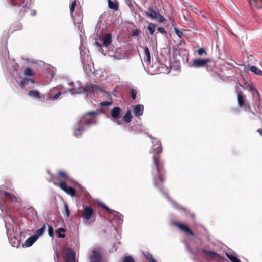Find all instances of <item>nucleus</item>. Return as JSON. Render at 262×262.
I'll list each match as a JSON object with an SVG mask.
<instances>
[{
	"mask_svg": "<svg viewBox=\"0 0 262 262\" xmlns=\"http://www.w3.org/2000/svg\"><path fill=\"white\" fill-rule=\"evenodd\" d=\"M256 132L260 136H262V128L257 129Z\"/></svg>",
	"mask_w": 262,
	"mask_h": 262,
	"instance_id": "nucleus-45",
	"label": "nucleus"
},
{
	"mask_svg": "<svg viewBox=\"0 0 262 262\" xmlns=\"http://www.w3.org/2000/svg\"><path fill=\"white\" fill-rule=\"evenodd\" d=\"M121 112V109L119 107H115L111 111V116L115 119L118 124H120V122L118 121L119 118V115Z\"/></svg>",
	"mask_w": 262,
	"mask_h": 262,
	"instance_id": "nucleus-15",
	"label": "nucleus"
},
{
	"mask_svg": "<svg viewBox=\"0 0 262 262\" xmlns=\"http://www.w3.org/2000/svg\"><path fill=\"white\" fill-rule=\"evenodd\" d=\"M158 18H159V23H163L165 20V18L160 14L158 13Z\"/></svg>",
	"mask_w": 262,
	"mask_h": 262,
	"instance_id": "nucleus-37",
	"label": "nucleus"
},
{
	"mask_svg": "<svg viewBox=\"0 0 262 262\" xmlns=\"http://www.w3.org/2000/svg\"><path fill=\"white\" fill-rule=\"evenodd\" d=\"M132 115L131 114V111L130 110H128L124 116L123 117V120L126 123H129L132 119Z\"/></svg>",
	"mask_w": 262,
	"mask_h": 262,
	"instance_id": "nucleus-22",
	"label": "nucleus"
},
{
	"mask_svg": "<svg viewBox=\"0 0 262 262\" xmlns=\"http://www.w3.org/2000/svg\"><path fill=\"white\" fill-rule=\"evenodd\" d=\"M103 252L100 248H95L90 256V262H103Z\"/></svg>",
	"mask_w": 262,
	"mask_h": 262,
	"instance_id": "nucleus-6",
	"label": "nucleus"
},
{
	"mask_svg": "<svg viewBox=\"0 0 262 262\" xmlns=\"http://www.w3.org/2000/svg\"><path fill=\"white\" fill-rule=\"evenodd\" d=\"M199 13L201 14L200 16H202L203 17L206 18L204 15L203 14L201 11H199Z\"/></svg>",
	"mask_w": 262,
	"mask_h": 262,
	"instance_id": "nucleus-49",
	"label": "nucleus"
},
{
	"mask_svg": "<svg viewBox=\"0 0 262 262\" xmlns=\"http://www.w3.org/2000/svg\"><path fill=\"white\" fill-rule=\"evenodd\" d=\"M102 207L105 209V210H106L107 211H108L111 214H113L114 213H115L116 211L113 209H111L110 208H109L108 207H107L104 204H102L101 205Z\"/></svg>",
	"mask_w": 262,
	"mask_h": 262,
	"instance_id": "nucleus-34",
	"label": "nucleus"
},
{
	"mask_svg": "<svg viewBox=\"0 0 262 262\" xmlns=\"http://www.w3.org/2000/svg\"><path fill=\"white\" fill-rule=\"evenodd\" d=\"M65 229L63 228H59L56 232L58 233H59V232H65Z\"/></svg>",
	"mask_w": 262,
	"mask_h": 262,
	"instance_id": "nucleus-46",
	"label": "nucleus"
},
{
	"mask_svg": "<svg viewBox=\"0 0 262 262\" xmlns=\"http://www.w3.org/2000/svg\"><path fill=\"white\" fill-rule=\"evenodd\" d=\"M144 106L142 104H137L134 108V114L136 116H140L143 113Z\"/></svg>",
	"mask_w": 262,
	"mask_h": 262,
	"instance_id": "nucleus-19",
	"label": "nucleus"
},
{
	"mask_svg": "<svg viewBox=\"0 0 262 262\" xmlns=\"http://www.w3.org/2000/svg\"><path fill=\"white\" fill-rule=\"evenodd\" d=\"M145 257L148 259V262L151 260V259H154L153 258L152 255L149 252H146L144 254Z\"/></svg>",
	"mask_w": 262,
	"mask_h": 262,
	"instance_id": "nucleus-35",
	"label": "nucleus"
},
{
	"mask_svg": "<svg viewBox=\"0 0 262 262\" xmlns=\"http://www.w3.org/2000/svg\"><path fill=\"white\" fill-rule=\"evenodd\" d=\"M58 178V183H60L61 181H67L69 179V176L68 173L63 171L59 170L57 172V177L55 176Z\"/></svg>",
	"mask_w": 262,
	"mask_h": 262,
	"instance_id": "nucleus-13",
	"label": "nucleus"
},
{
	"mask_svg": "<svg viewBox=\"0 0 262 262\" xmlns=\"http://www.w3.org/2000/svg\"><path fill=\"white\" fill-rule=\"evenodd\" d=\"M20 2H21V3H24V2H25V0H20Z\"/></svg>",
	"mask_w": 262,
	"mask_h": 262,
	"instance_id": "nucleus-51",
	"label": "nucleus"
},
{
	"mask_svg": "<svg viewBox=\"0 0 262 262\" xmlns=\"http://www.w3.org/2000/svg\"><path fill=\"white\" fill-rule=\"evenodd\" d=\"M76 5V1L74 0V1L72 2V3L70 6V13H71V15L73 14V12L74 11Z\"/></svg>",
	"mask_w": 262,
	"mask_h": 262,
	"instance_id": "nucleus-31",
	"label": "nucleus"
},
{
	"mask_svg": "<svg viewBox=\"0 0 262 262\" xmlns=\"http://www.w3.org/2000/svg\"><path fill=\"white\" fill-rule=\"evenodd\" d=\"M96 112H90L85 114L79 120L84 125H89L95 123V116L97 115Z\"/></svg>",
	"mask_w": 262,
	"mask_h": 262,
	"instance_id": "nucleus-5",
	"label": "nucleus"
},
{
	"mask_svg": "<svg viewBox=\"0 0 262 262\" xmlns=\"http://www.w3.org/2000/svg\"><path fill=\"white\" fill-rule=\"evenodd\" d=\"M24 74L25 75L29 76H34L35 75V73L31 68H27L24 70Z\"/></svg>",
	"mask_w": 262,
	"mask_h": 262,
	"instance_id": "nucleus-24",
	"label": "nucleus"
},
{
	"mask_svg": "<svg viewBox=\"0 0 262 262\" xmlns=\"http://www.w3.org/2000/svg\"><path fill=\"white\" fill-rule=\"evenodd\" d=\"M198 54L200 56L206 55L207 53L204 48H199L198 50Z\"/></svg>",
	"mask_w": 262,
	"mask_h": 262,
	"instance_id": "nucleus-33",
	"label": "nucleus"
},
{
	"mask_svg": "<svg viewBox=\"0 0 262 262\" xmlns=\"http://www.w3.org/2000/svg\"><path fill=\"white\" fill-rule=\"evenodd\" d=\"M96 43H97V45L99 47H101V46L100 45V44H99V43H97V42Z\"/></svg>",
	"mask_w": 262,
	"mask_h": 262,
	"instance_id": "nucleus-52",
	"label": "nucleus"
},
{
	"mask_svg": "<svg viewBox=\"0 0 262 262\" xmlns=\"http://www.w3.org/2000/svg\"><path fill=\"white\" fill-rule=\"evenodd\" d=\"M253 1L256 2V1H257V0H253Z\"/></svg>",
	"mask_w": 262,
	"mask_h": 262,
	"instance_id": "nucleus-54",
	"label": "nucleus"
},
{
	"mask_svg": "<svg viewBox=\"0 0 262 262\" xmlns=\"http://www.w3.org/2000/svg\"><path fill=\"white\" fill-rule=\"evenodd\" d=\"M122 262H135L131 256H125L122 259Z\"/></svg>",
	"mask_w": 262,
	"mask_h": 262,
	"instance_id": "nucleus-30",
	"label": "nucleus"
},
{
	"mask_svg": "<svg viewBox=\"0 0 262 262\" xmlns=\"http://www.w3.org/2000/svg\"><path fill=\"white\" fill-rule=\"evenodd\" d=\"M158 31L162 34H166V32L164 28L159 27L157 29Z\"/></svg>",
	"mask_w": 262,
	"mask_h": 262,
	"instance_id": "nucleus-41",
	"label": "nucleus"
},
{
	"mask_svg": "<svg viewBox=\"0 0 262 262\" xmlns=\"http://www.w3.org/2000/svg\"><path fill=\"white\" fill-rule=\"evenodd\" d=\"M49 234L51 236L53 235V229L52 227H49Z\"/></svg>",
	"mask_w": 262,
	"mask_h": 262,
	"instance_id": "nucleus-43",
	"label": "nucleus"
},
{
	"mask_svg": "<svg viewBox=\"0 0 262 262\" xmlns=\"http://www.w3.org/2000/svg\"><path fill=\"white\" fill-rule=\"evenodd\" d=\"M108 7L111 9H113L114 11H117L118 10V3L117 2H113L111 0H108Z\"/></svg>",
	"mask_w": 262,
	"mask_h": 262,
	"instance_id": "nucleus-23",
	"label": "nucleus"
},
{
	"mask_svg": "<svg viewBox=\"0 0 262 262\" xmlns=\"http://www.w3.org/2000/svg\"><path fill=\"white\" fill-rule=\"evenodd\" d=\"M148 11L145 12L146 16L151 18L153 19L158 18V13L156 11L151 7L147 8Z\"/></svg>",
	"mask_w": 262,
	"mask_h": 262,
	"instance_id": "nucleus-17",
	"label": "nucleus"
},
{
	"mask_svg": "<svg viewBox=\"0 0 262 262\" xmlns=\"http://www.w3.org/2000/svg\"><path fill=\"white\" fill-rule=\"evenodd\" d=\"M103 45L105 47H108L112 42V35L110 33L105 34L101 39Z\"/></svg>",
	"mask_w": 262,
	"mask_h": 262,
	"instance_id": "nucleus-14",
	"label": "nucleus"
},
{
	"mask_svg": "<svg viewBox=\"0 0 262 262\" xmlns=\"http://www.w3.org/2000/svg\"><path fill=\"white\" fill-rule=\"evenodd\" d=\"M175 225L183 232L186 234L190 235L192 236H194V233L186 225L177 222Z\"/></svg>",
	"mask_w": 262,
	"mask_h": 262,
	"instance_id": "nucleus-12",
	"label": "nucleus"
},
{
	"mask_svg": "<svg viewBox=\"0 0 262 262\" xmlns=\"http://www.w3.org/2000/svg\"><path fill=\"white\" fill-rule=\"evenodd\" d=\"M140 32V30L136 29L133 31L132 34L133 36H137L139 34Z\"/></svg>",
	"mask_w": 262,
	"mask_h": 262,
	"instance_id": "nucleus-40",
	"label": "nucleus"
},
{
	"mask_svg": "<svg viewBox=\"0 0 262 262\" xmlns=\"http://www.w3.org/2000/svg\"><path fill=\"white\" fill-rule=\"evenodd\" d=\"M77 84L78 85H80V83H78V82H77Z\"/></svg>",
	"mask_w": 262,
	"mask_h": 262,
	"instance_id": "nucleus-53",
	"label": "nucleus"
},
{
	"mask_svg": "<svg viewBox=\"0 0 262 262\" xmlns=\"http://www.w3.org/2000/svg\"><path fill=\"white\" fill-rule=\"evenodd\" d=\"M37 238L38 236L36 235L30 236L25 241V245L27 247L31 246Z\"/></svg>",
	"mask_w": 262,
	"mask_h": 262,
	"instance_id": "nucleus-20",
	"label": "nucleus"
},
{
	"mask_svg": "<svg viewBox=\"0 0 262 262\" xmlns=\"http://www.w3.org/2000/svg\"><path fill=\"white\" fill-rule=\"evenodd\" d=\"M62 257L66 262H75V253L73 249L68 248L64 250Z\"/></svg>",
	"mask_w": 262,
	"mask_h": 262,
	"instance_id": "nucleus-7",
	"label": "nucleus"
},
{
	"mask_svg": "<svg viewBox=\"0 0 262 262\" xmlns=\"http://www.w3.org/2000/svg\"><path fill=\"white\" fill-rule=\"evenodd\" d=\"M143 49L144 54L145 55V57H144V60L147 64H149L151 61V57L149 49L147 47H143Z\"/></svg>",
	"mask_w": 262,
	"mask_h": 262,
	"instance_id": "nucleus-18",
	"label": "nucleus"
},
{
	"mask_svg": "<svg viewBox=\"0 0 262 262\" xmlns=\"http://www.w3.org/2000/svg\"><path fill=\"white\" fill-rule=\"evenodd\" d=\"M4 197L6 199L10 201L11 202H19L20 200L19 198L8 192H4Z\"/></svg>",
	"mask_w": 262,
	"mask_h": 262,
	"instance_id": "nucleus-16",
	"label": "nucleus"
},
{
	"mask_svg": "<svg viewBox=\"0 0 262 262\" xmlns=\"http://www.w3.org/2000/svg\"><path fill=\"white\" fill-rule=\"evenodd\" d=\"M76 83H72L70 84L72 85L73 88L69 89V91L72 94H80L82 92H86V93H91L94 92V87L92 85H87L85 88L82 86H79L77 88L75 85Z\"/></svg>",
	"mask_w": 262,
	"mask_h": 262,
	"instance_id": "nucleus-4",
	"label": "nucleus"
},
{
	"mask_svg": "<svg viewBox=\"0 0 262 262\" xmlns=\"http://www.w3.org/2000/svg\"><path fill=\"white\" fill-rule=\"evenodd\" d=\"M45 226L44 225L43 227H42L41 228H40L36 230V235L38 236L39 235H42L45 231Z\"/></svg>",
	"mask_w": 262,
	"mask_h": 262,
	"instance_id": "nucleus-32",
	"label": "nucleus"
},
{
	"mask_svg": "<svg viewBox=\"0 0 262 262\" xmlns=\"http://www.w3.org/2000/svg\"><path fill=\"white\" fill-rule=\"evenodd\" d=\"M248 90L252 93V97L255 101V104L256 105L259 104L260 97L257 90L251 84H248Z\"/></svg>",
	"mask_w": 262,
	"mask_h": 262,
	"instance_id": "nucleus-11",
	"label": "nucleus"
},
{
	"mask_svg": "<svg viewBox=\"0 0 262 262\" xmlns=\"http://www.w3.org/2000/svg\"><path fill=\"white\" fill-rule=\"evenodd\" d=\"M61 92H58L57 94H56L53 97V100H56L57 99L59 96L61 95Z\"/></svg>",
	"mask_w": 262,
	"mask_h": 262,
	"instance_id": "nucleus-44",
	"label": "nucleus"
},
{
	"mask_svg": "<svg viewBox=\"0 0 262 262\" xmlns=\"http://www.w3.org/2000/svg\"><path fill=\"white\" fill-rule=\"evenodd\" d=\"M152 145L150 153L153 154L152 163L156 171L154 173V184L159 190L164 191L163 184L164 182L165 170L164 167V162L161 158V154L163 149L160 141L155 139L152 141Z\"/></svg>",
	"mask_w": 262,
	"mask_h": 262,
	"instance_id": "nucleus-1",
	"label": "nucleus"
},
{
	"mask_svg": "<svg viewBox=\"0 0 262 262\" xmlns=\"http://www.w3.org/2000/svg\"><path fill=\"white\" fill-rule=\"evenodd\" d=\"M258 118L261 122L262 123V112H259L258 114Z\"/></svg>",
	"mask_w": 262,
	"mask_h": 262,
	"instance_id": "nucleus-47",
	"label": "nucleus"
},
{
	"mask_svg": "<svg viewBox=\"0 0 262 262\" xmlns=\"http://www.w3.org/2000/svg\"><path fill=\"white\" fill-rule=\"evenodd\" d=\"M31 81V82H33V81H32L31 79H29L27 78H25L23 79L21 81V83L24 84H27L29 82V81Z\"/></svg>",
	"mask_w": 262,
	"mask_h": 262,
	"instance_id": "nucleus-39",
	"label": "nucleus"
},
{
	"mask_svg": "<svg viewBox=\"0 0 262 262\" xmlns=\"http://www.w3.org/2000/svg\"><path fill=\"white\" fill-rule=\"evenodd\" d=\"M107 96L110 98V101H103L100 103V105L102 106H109L112 104V99L111 98V95L109 94Z\"/></svg>",
	"mask_w": 262,
	"mask_h": 262,
	"instance_id": "nucleus-29",
	"label": "nucleus"
},
{
	"mask_svg": "<svg viewBox=\"0 0 262 262\" xmlns=\"http://www.w3.org/2000/svg\"><path fill=\"white\" fill-rule=\"evenodd\" d=\"M51 181L56 186H58L60 188L64 191L67 194L70 195L71 196H74L76 194V190L74 188L70 186H67L65 181H61L60 183H58V178H56L55 176L51 174Z\"/></svg>",
	"mask_w": 262,
	"mask_h": 262,
	"instance_id": "nucleus-2",
	"label": "nucleus"
},
{
	"mask_svg": "<svg viewBox=\"0 0 262 262\" xmlns=\"http://www.w3.org/2000/svg\"><path fill=\"white\" fill-rule=\"evenodd\" d=\"M65 236H66V235L64 234H59L58 235V237H60V238H64V237H65Z\"/></svg>",
	"mask_w": 262,
	"mask_h": 262,
	"instance_id": "nucleus-48",
	"label": "nucleus"
},
{
	"mask_svg": "<svg viewBox=\"0 0 262 262\" xmlns=\"http://www.w3.org/2000/svg\"><path fill=\"white\" fill-rule=\"evenodd\" d=\"M149 262H157V260L154 258L153 259H151Z\"/></svg>",
	"mask_w": 262,
	"mask_h": 262,
	"instance_id": "nucleus-50",
	"label": "nucleus"
},
{
	"mask_svg": "<svg viewBox=\"0 0 262 262\" xmlns=\"http://www.w3.org/2000/svg\"><path fill=\"white\" fill-rule=\"evenodd\" d=\"M176 33L179 36V37L181 38L183 35V33L182 31L178 30L177 29H175Z\"/></svg>",
	"mask_w": 262,
	"mask_h": 262,
	"instance_id": "nucleus-42",
	"label": "nucleus"
},
{
	"mask_svg": "<svg viewBox=\"0 0 262 262\" xmlns=\"http://www.w3.org/2000/svg\"><path fill=\"white\" fill-rule=\"evenodd\" d=\"M94 214V209L91 207L85 206L82 213V216L85 221H88Z\"/></svg>",
	"mask_w": 262,
	"mask_h": 262,
	"instance_id": "nucleus-10",
	"label": "nucleus"
},
{
	"mask_svg": "<svg viewBox=\"0 0 262 262\" xmlns=\"http://www.w3.org/2000/svg\"><path fill=\"white\" fill-rule=\"evenodd\" d=\"M156 29V25L152 23H149L147 26V30L150 35H153Z\"/></svg>",
	"mask_w": 262,
	"mask_h": 262,
	"instance_id": "nucleus-26",
	"label": "nucleus"
},
{
	"mask_svg": "<svg viewBox=\"0 0 262 262\" xmlns=\"http://www.w3.org/2000/svg\"><path fill=\"white\" fill-rule=\"evenodd\" d=\"M250 70L251 72H253L255 74H257V75H262V71L258 69L255 66H251L250 68Z\"/></svg>",
	"mask_w": 262,
	"mask_h": 262,
	"instance_id": "nucleus-27",
	"label": "nucleus"
},
{
	"mask_svg": "<svg viewBox=\"0 0 262 262\" xmlns=\"http://www.w3.org/2000/svg\"><path fill=\"white\" fill-rule=\"evenodd\" d=\"M226 256L232 261V262H241V260L236 256L226 254Z\"/></svg>",
	"mask_w": 262,
	"mask_h": 262,
	"instance_id": "nucleus-28",
	"label": "nucleus"
},
{
	"mask_svg": "<svg viewBox=\"0 0 262 262\" xmlns=\"http://www.w3.org/2000/svg\"><path fill=\"white\" fill-rule=\"evenodd\" d=\"M202 252L206 255H207L210 257H217V258L220 257V255L219 254H218L215 252H213V251H208V250L203 249L202 250Z\"/></svg>",
	"mask_w": 262,
	"mask_h": 262,
	"instance_id": "nucleus-21",
	"label": "nucleus"
},
{
	"mask_svg": "<svg viewBox=\"0 0 262 262\" xmlns=\"http://www.w3.org/2000/svg\"><path fill=\"white\" fill-rule=\"evenodd\" d=\"M28 95L34 98H39L40 97L39 92L36 90L30 91Z\"/></svg>",
	"mask_w": 262,
	"mask_h": 262,
	"instance_id": "nucleus-25",
	"label": "nucleus"
},
{
	"mask_svg": "<svg viewBox=\"0 0 262 262\" xmlns=\"http://www.w3.org/2000/svg\"><path fill=\"white\" fill-rule=\"evenodd\" d=\"M84 130V125L79 121L75 124L73 132L74 135L77 138H79L83 134Z\"/></svg>",
	"mask_w": 262,
	"mask_h": 262,
	"instance_id": "nucleus-9",
	"label": "nucleus"
},
{
	"mask_svg": "<svg viewBox=\"0 0 262 262\" xmlns=\"http://www.w3.org/2000/svg\"><path fill=\"white\" fill-rule=\"evenodd\" d=\"M137 92L135 89H132L131 90V97L133 100H135L136 98Z\"/></svg>",
	"mask_w": 262,
	"mask_h": 262,
	"instance_id": "nucleus-36",
	"label": "nucleus"
},
{
	"mask_svg": "<svg viewBox=\"0 0 262 262\" xmlns=\"http://www.w3.org/2000/svg\"><path fill=\"white\" fill-rule=\"evenodd\" d=\"M236 93L238 106L245 111L249 110L252 112L251 106L246 96L241 90L237 91Z\"/></svg>",
	"mask_w": 262,
	"mask_h": 262,
	"instance_id": "nucleus-3",
	"label": "nucleus"
},
{
	"mask_svg": "<svg viewBox=\"0 0 262 262\" xmlns=\"http://www.w3.org/2000/svg\"><path fill=\"white\" fill-rule=\"evenodd\" d=\"M64 208H65L66 216L68 217L70 215V211L68 206H67V204L64 205Z\"/></svg>",
	"mask_w": 262,
	"mask_h": 262,
	"instance_id": "nucleus-38",
	"label": "nucleus"
},
{
	"mask_svg": "<svg viewBox=\"0 0 262 262\" xmlns=\"http://www.w3.org/2000/svg\"><path fill=\"white\" fill-rule=\"evenodd\" d=\"M209 59H194L192 62L191 67L195 68H202L207 66L210 62Z\"/></svg>",
	"mask_w": 262,
	"mask_h": 262,
	"instance_id": "nucleus-8",
	"label": "nucleus"
}]
</instances>
